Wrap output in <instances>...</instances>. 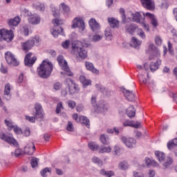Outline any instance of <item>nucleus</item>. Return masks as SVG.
Here are the masks:
<instances>
[{"label": "nucleus", "mask_w": 177, "mask_h": 177, "mask_svg": "<svg viewBox=\"0 0 177 177\" xmlns=\"http://www.w3.org/2000/svg\"><path fill=\"white\" fill-rule=\"evenodd\" d=\"M52 71H53L52 62L46 61H43L39 67L37 68L38 75L40 78H49L50 74H52Z\"/></svg>", "instance_id": "1"}, {"label": "nucleus", "mask_w": 177, "mask_h": 177, "mask_svg": "<svg viewBox=\"0 0 177 177\" xmlns=\"http://www.w3.org/2000/svg\"><path fill=\"white\" fill-rule=\"evenodd\" d=\"M72 53L80 59L88 57V51L84 48V44L80 41H75L72 44Z\"/></svg>", "instance_id": "2"}, {"label": "nucleus", "mask_w": 177, "mask_h": 177, "mask_svg": "<svg viewBox=\"0 0 177 177\" xmlns=\"http://www.w3.org/2000/svg\"><path fill=\"white\" fill-rule=\"evenodd\" d=\"M41 42V39L38 37H35L31 39H29L25 42L21 43V48L24 52H28L30 49H32L34 45L38 46Z\"/></svg>", "instance_id": "3"}, {"label": "nucleus", "mask_w": 177, "mask_h": 177, "mask_svg": "<svg viewBox=\"0 0 177 177\" xmlns=\"http://www.w3.org/2000/svg\"><path fill=\"white\" fill-rule=\"evenodd\" d=\"M59 65L60 66L62 70L65 71L64 73L61 72V74H64V75H67L68 77H73L74 74L70 71V68H68V65L67 64V61L64 60V57L63 55H59L57 58Z\"/></svg>", "instance_id": "4"}, {"label": "nucleus", "mask_w": 177, "mask_h": 177, "mask_svg": "<svg viewBox=\"0 0 177 177\" xmlns=\"http://www.w3.org/2000/svg\"><path fill=\"white\" fill-rule=\"evenodd\" d=\"M35 113L34 114V116H26V120L29 121V122H35V118H44V111L42 110V106H41V104H36L35 105Z\"/></svg>", "instance_id": "5"}, {"label": "nucleus", "mask_w": 177, "mask_h": 177, "mask_svg": "<svg viewBox=\"0 0 177 177\" xmlns=\"http://www.w3.org/2000/svg\"><path fill=\"white\" fill-rule=\"evenodd\" d=\"M5 59L8 66L11 67H17L20 62L16 59V57L12 52L8 51L5 53Z\"/></svg>", "instance_id": "6"}, {"label": "nucleus", "mask_w": 177, "mask_h": 177, "mask_svg": "<svg viewBox=\"0 0 177 177\" xmlns=\"http://www.w3.org/2000/svg\"><path fill=\"white\" fill-rule=\"evenodd\" d=\"M15 35H13V30H6V29L0 30V41H6V42H10Z\"/></svg>", "instance_id": "7"}, {"label": "nucleus", "mask_w": 177, "mask_h": 177, "mask_svg": "<svg viewBox=\"0 0 177 177\" xmlns=\"http://www.w3.org/2000/svg\"><path fill=\"white\" fill-rule=\"evenodd\" d=\"M0 139H1V140H3L4 142H6L7 143H8V145H10L11 146H15V147H17V146H19V143L12 135H6L5 133H1Z\"/></svg>", "instance_id": "8"}, {"label": "nucleus", "mask_w": 177, "mask_h": 177, "mask_svg": "<svg viewBox=\"0 0 177 177\" xmlns=\"http://www.w3.org/2000/svg\"><path fill=\"white\" fill-rule=\"evenodd\" d=\"M148 53L151 55L149 60H153L154 57H160L161 55V53H160V50H158V48L151 43L149 44Z\"/></svg>", "instance_id": "9"}, {"label": "nucleus", "mask_w": 177, "mask_h": 177, "mask_svg": "<svg viewBox=\"0 0 177 177\" xmlns=\"http://www.w3.org/2000/svg\"><path fill=\"white\" fill-rule=\"evenodd\" d=\"M66 82L68 86L69 93H71V95H74V93H77V92L80 91L78 85L75 84V82L73 81V80L67 78L66 80Z\"/></svg>", "instance_id": "10"}, {"label": "nucleus", "mask_w": 177, "mask_h": 177, "mask_svg": "<svg viewBox=\"0 0 177 177\" xmlns=\"http://www.w3.org/2000/svg\"><path fill=\"white\" fill-rule=\"evenodd\" d=\"M80 28L82 31L85 30V23L81 18H75L73 21L72 28Z\"/></svg>", "instance_id": "11"}, {"label": "nucleus", "mask_w": 177, "mask_h": 177, "mask_svg": "<svg viewBox=\"0 0 177 177\" xmlns=\"http://www.w3.org/2000/svg\"><path fill=\"white\" fill-rule=\"evenodd\" d=\"M32 56V53H29L26 54L24 59L25 66H28V67H32V65L34 64V63L37 62V57L33 56L32 57H31Z\"/></svg>", "instance_id": "12"}, {"label": "nucleus", "mask_w": 177, "mask_h": 177, "mask_svg": "<svg viewBox=\"0 0 177 177\" xmlns=\"http://www.w3.org/2000/svg\"><path fill=\"white\" fill-rule=\"evenodd\" d=\"M121 140L129 149H132L136 146V140L132 138L122 137Z\"/></svg>", "instance_id": "13"}, {"label": "nucleus", "mask_w": 177, "mask_h": 177, "mask_svg": "<svg viewBox=\"0 0 177 177\" xmlns=\"http://www.w3.org/2000/svg\"><path fill=\"white\" fill-rule=\"evenodd\" d=\"M142 6L147 10H154L156 3L152 0H140Z\"/></svg>", "instance_id": "14"}, {"label": "nucleus", "mask_w": 177, "mask_h": 177, "mask_svg": "<svg viewBox=\"0 0 177 177\" xmlns=\"http://www.w3.org/2000/svg\"><path fill=\"white\" fill-rule=\"evenodd\" d=\"M34 151H35V145L32 142H29L27 146L24 147V153L25 154H28V156H32Z\"/></svg>", "instance_id": "15"}, {"label": "nucleus", "mask_w": 177, "mask_h": 177, "mask_svg": "<svg viewBox=\"0 0 177 177\" xmlns=\"http://www.w3.org/2000/svg\"><path fill=\"white\" fill-rule=\"evenodd\" d=\"M88 23L92 31L94 32H99L100 25L97 23L96 19L91 18Z\"/></svg>", "instance_id": "16"}, {"label": "nucleus", "mask_w": 177, "mask_h": 177, "mask_svg": "<svg viewBox=\"0 0 177 177\" xmlns=\"http://www.w3.org/2000/svg\"><path fill=\"white\" fill-rule=\"evenodd\" d=\"M123 93H124V97L127 98V100H129V102H135V93H133V91L124 89Z\"/></svg>", "instance_id": "17"}, {"label": "nucleus", "mask_w": 177, "mask_h": 177, "mask_svg": "<svg viewBox=\"0 0 177 177\" xmlns=\"http://www.w3.org/2000/svg\"><path fill=\"white\" fill-rule=\"evenodd\" d=\"M85 67L86 70H88V71H91L93 74H96V75H99V70L95 68V66H93V64H92V62H86Z\"/></svg>", "instance_id": "18"}, {"label": "nucleus", "mask_w": 177, "mask_h": 177, "mask_svg": "<svg viewBox=\"0 0 177 177\" xmlns=\"http://www.w3.org/2000/svg\"><path fill=\"white\" fill-rule=\"evenodd\" d=\"M97 109L98 111H107L109 110V104L105 101L100 100L97 105Z\"/></svg>", "instance_id": "19"}, {"label": "nucleus", "mask_w": 177, "mask_h": 177, "mask_svg": "<svg viewBox=\"0 0 177 177\" xmlns=\"http://www.w3.org/2000/svg\"><path fill=\"white\" fill-rule=\"evenodd\" d=\"M143 15L144 16L142 17L140 12H136L133 14V21H135V23H139L141 24V23L145 21V13Z\"/></svg>", "instance_id": "20"}, {"label": "nucleus", "mask_w": 177, "mask_h": 177, "mask_svg": "<svg viewBox=\"0 0 177 177\" xmlns=\"http://www.w3.org/2000/svg\"><path fill=\"white\" fill-rule=\"evenodd\" d=\"M144 16L150 19L151 24L153 27H157V26H158V21H157V19H156L154 15L150 12H146L145 14H144Z\"/></svg>", "instance_id": "21"}, {"label": "nucleus", "mask_w": 177, "mask_h": 177, "mask_svg": "<svg viewBox=\"0 0 177 177\" xmlns=\"http://www.w3.org/2000/svg\"><path fill=\"white\" fill-rule=\"evenodd\" d=\"M51 34L55 38L59 37V34L61 35H64V29L62 27L55 26L51 32Z\"/></svg>", "instance_id": "22"}, {"label": "nucleus", "mask_w": 177, "mask_h": 177, "mask_svg": "<svg viewBox=\"0 0 177 177\" xmlns=\"http://www.w3.org/2000/svg\"><path fill=\"white\" fill-rule=\"evenodd\" d=\"M123 127H131V128L138 129L140 127V122H136L135 124L133 123V120H125L123 122Z\"/></svg>", "instance_id": "23"}, {"label": "nucleus", "mask_w": 177, "mask_h": 177, "mask_svg": "<svg viewBox=\"0 0 177 177\" xmlns=\"http://www.w3.org/2000/svg\"><path fill=\"white\" fill-rule=\"evenodd\" d=\"M28 20L30 24L37 25L41 23V17L37 15H32L28 19Z\"/></svg>", "instance_id": "24"}, {"label": "nucleus", "mask_w": 177, "mask_h": 177, "mask_svg": "<svg viewBox=\"0 0 177 177\" xmlns=\"http://www.w3.org/2000/svg\"><path fill=\"white\" fill-rule=\"evenodd\" d=\"M20 21H21L20 17H15L13 19H9L8 24L10 27H16V26H19V24H20Z\"/></svg>", "instance_id": "25"}, {"label": "nucleus", "mask_w": 177, "mask_h": 177, "mask_svg": "<svg viewBox=\"0 0 177 177\" xmlns=\"http://www.w3.org/2000/svg\"><path fill=\"white\" fill-rule=\"evenodd\" d=\"M126 114L129 117V118H133L136 114V110H135V106L131 105L126 111Z\"/></svg>", "instance_id": "26"}, {"label": "nucleus", "mask_w": 177, "mask_h": 177, "mask_svg": "<svg viewBox=\"0 0 177 177\" xmlns=\"http://www.w3.org/2000/svg\"><path fill=\"white\" fill-rule=\"evenodd\" d=\"M78 122L80 124H84L86 128H89V127H91V122L89 121V119L86 118V116H80Z\"/></svg>", "instance_id": "27"}, {"label": "nucleus", "mask_w": 177, "mask_h": 177, "mask_svg": "<svg viewBox=\"0 0 177 177\" xmlns=\"http://www.w3.org/2000/svg\"><path fill=\"white\" fill-rule=\"evenodd\" d=\"M161 64V59H158L156 62H151L150 70L152 73H154L156 70H158L159 66Z\"/></svg>", "instance_id": "28"}, {"label": "nucleus", "mask_w": 177, "mask_h": 177, "mask_svg": "<svg viewBox=\"0 0 177 177\" xmlns=\"http://www.w3.org/2000/svg\"><path fill=\"white\" fill-rule=\"evenodd\" d=\"M125 30L127 32H129V34H133V32H135V30H136V25L128 24L125 26Z\"/></svg>", "instance_id": "29"}, {"label": "nucleus", "mask_w": 177, "mask_h": 177, "mask_svg": "<svg viewBox=\"0 0 177 177\" xmlns=\"http://www.w3.org/2000/svg\"><path fill=\"white\" fill-rule=\"evenodd\" d=\"M100 175H102V176H106V177H111V176H114L115 173L111 170L106 171V169H102L100 171Z\"/></svg>", "instance_id": "30"}, {"label": "nucleus", "mask_w": 177, "mask_h": 177, "mask_svg": "<svg viewBox=\"0 0 177 177\" xmlns=\"http://www.w3.org/2000/svg\"><path fill=\"white\" fill-rule=\"evenodd\" d=\"M177 146V138H174L167 142V148L169 150H174Z\"/></svg>", "instance_id": "31"}, {"label": "nucleus", "mask_w": 177, "mask_h": 177, "mask_svg": "<svg viewBox=\"0 0 177 177\" xmlns=\"http://www.w3.org/2000/svg\"><path fill=\"white\" fill-rule=\"evenodd\" d=\"M59 10H62L64 13L66 15H68V13H70V11H71L70 7L66 5V3H62L59 5Z\"/></svg>", "instance_id": "32"}, {"label": "nucleus", "mask_w": 177, "mask_h": 177, "mask_svg": "<svg viewBox=\"0 0 177 177\" xmlns=\"http://www.w3.org/2000/svg\"><path fill=\"white\" fill-rule=\"evenodd\" d=\"M155 156L157 157L158 161L161 162V161H164L165 160V153L160 151H155Z\"/></svg>", "instance_id": "33"}, {"label": "nucleus", "mask_w": 177, "mask_h": 177, "mask_svg": "<svg viewBox=\"0 0 177 177\" xmlns=\"http://www.w3.org/2000/svg\"><path fill=\"white\" fill-rule=\"evenodd\" d=\"M108 21L109 23V26H111V27H112L113 28L118 27V24H120L118 21L114 18H109Z\"/></svg>", "instance_id": "34"}, {"label": "nucleus", "mask_w": 177, "mask_h": 177, "mask_svg": "<svg viewBox=\"0 0 177 177\" xmlns=\"http://www.w3.org/2000/svg\"><path fill=\"white\" fill-rule=\"evenodd\" d=\"M100 140L102 145H110V140L109 139V137L104 134H102L100 136Z\"/></svg>", "instance_id": "35"}, {"label": "nucleus", "mask_w": 177, "mask_h": 177, "mask_svg": "<svg viewBox=\"0 0 177 177\" xmlns=\"http://www.w3.org/2000/svg\"><path fill=\"white\" fill-rule=\"evenodd\" d=\"M95 88L97 91H100L102 93H104V95H109V93H110V91L106 90V88L101 84H95Z\"/></svg>", "instance_id": "36"}, {"label": "nucleus", "mask_w": 177, "mask_h": 177, "mask_svg": "<svg viewBox=\"0 0 177 177\" xmlns=\"http://www.w3.org/2000/svg\"><path fill=\"white\" fill-rule=\"evenodd\" d=\"M119 169H122V171H125L129 168V165H128V162L122 161L119 163Z\"/></svg>", "instance_id": "37"}, {"label": "nucleus", "mask_w": 177, "mask_h": 177, "mask_svg": "<svg viewBox=\"0 0 177 177\" xmlns=\"http://www.w3.org/2000/svg\"><path fill=\"white\" fill-rule=\"evenodd\" d=\"M33 6L36 10H39V12H44L45 10V4L41 3H34Z\"/></svg>", "instance_id": "38"}, {"label": "nucleus", "mask_w": 177, "mask_h": 177, "mask_svg": "<svg viewBox=\"0 0 177 177\" xmlns=\"http://www.w3.org/2000/svg\"><path fill=\"white\" fill-rule=\"evenodd\" d=\"M88 147L90 149V150H92V151H96V150L99 149V145H97V144H96V142H88Z\"/></svg>", "instance_id": "39"}, {"label": "nucleus", "mask_w": 177, "mask_h": 177, "mask_svg": "<svg viewBox=\"0 0 177 177\" xmlns=\"http://www.w3.org/2000/svg\"><path fill=\"white\" fill-rule=\"evenodd\" d=\"M141 44L142 41H139L136 37H132L131 45L133 48H138Z\"/></svg>", "instance_id": "40"}, {"label": "nucleus", "mask_w": 177, "mask_h": 177, "mask_svg": "<svg viewBox=\"0 0 177 177\" xmlns=\"http://www.w3.org/2000/svg\"><path fill=\"white\" fill-rule=\"evenodd\" d=\"M92 162L94 164H97V165H98V167H102V165H103V161H102V160H100V158H99L98 157H96V156L93 157Z\"/></svg>", "instance_id": "41"}, {"label": "nucleus", "mask_w": 177, "mask_h": 177, "mask_svg": "<svg viewBox=\"0 0 177 177\" xmlns=\"http://www.w3.org/2000/svg\"><path fill=\"white\" fill-rule=\"evenodd\" d=\"M105 37L108 41H111V38H113V33H111V29L106 28L105 30Z\"/></svg>", "instance_id": "42"}, {"label": "nucleus", "mask_w": 177, "mask_h": 177, "mask_svg": "<svg viewBox=\"0 0 177 177\" xmlns=\"http://www.w3.org/2000/svg\"><path fill=\"white\" fill-rule=\"evenodd\" d=\"M10 93V84L8 83L5 86L4 99H6V96H9Z\"/></svg>", "instance_id": "43"}, {"label": "nucleus", "mask_w": 177, "mask_h": 177, "mask_svg": "<svg viewBox=\"0 0 177 177\" xmlns=\"http://www.w3.org/2000/svg\"><path fill=\"white\" fill-rule=\"evenodd\" d=\"M99 153H111V147H104L99 149Z\"/></svg>", "instance_id": "44"}, {"label": "nucleus", "mask_w": 177, "mask_h": 177, "mask_svg": "<svg viewBox=\"0 0 177 177\" xmlns=\"http://www.w3.org/2000/svg\"><path fill=\"white\" fill-rule=\"evenodd\" d=\"M50 172V169L46 167L44 169H42L40 172L41 176L43 177H47L48 173Z\"/></svg>", "instance_id": "45"}, {"label": "nucleus", "mask_w": 177, "mask_h": 177, "mask_svg": "<svg viewBox=\"0 0 177 177\" xmlns=\"http://www.w3.org/2000/svg\"><path fill=\"white\" fill-rule=\"evenodd\" d=\"M64 107H63V103L62 102H59L57 105L55 112L57 114H59L60 111L63 110Z\"/></svg>", "instance_id": "46"}, {"label": "nucleus", "mask_w": 177, "mask_h": 177, "mask_svg": "<svg viewBox=\"0 0 177 177\" xmlns=\"http://www.w3.org/2000/svg\"><path fill=\"white\" fill-rule=\"evenodd\" d=\"M66 131H68L69 132H74V126L73 125V122L70 121L68 122Z\"/></svg>", "instance_id": "47"}, {"label": "nucleus", "mask_w": 177, "mask_h": 177, "mask_svg": "<svg viewBox=\"0 0 177 177\" xmlns=\"http://www.w3.org/2000/svg\"><path fill=\"white\" fill-rule=\"evenodd\" d=\"M173 162L174 160L171 158H167V161L163 164V167H165V168H168V167H169Z\"/></svg>", "instance_id": "48"}, {"label": "nucleus", "mask_w": 177, "mask_h": 177, "mask_svg": "<svg viewBox=\"0 0 177 177\" xmlns=\"http://www.w3.org/2000/svg\"><path fill=\"white\" fill-rule=\"evenodd\" d=\"M120 13L122 15V23H125V20L127 19V16H125V10L124 8L120 9Z\"/></svg>", "instance_id": "49"}, {"label": "nucleus", "mask_w": 177, "mask_h": 177, "mask_svg": "<svg viewBox=\"0 0 177 177\" xmlns=\"http://www.w3.org/2000/svg\"><path fill=\"white\" fill-rule=\"evenodd\" d=\"M5 124L10 129H13L15 127V125L13 124V122H12V120H5Z\"/></svg>", "instance_id": "50"}, {"label": "nucleus", "mask_w": 177, "mask_h": 177, "mask_svg": "<svg viewBox=\"0 0 177 177\" xmlns=\"http://www.w3.org/2000/svg\"><path fill=\"white\" fill-rule=\"evenodd\" d=\"M38 161H39V159H38L37 158L32 159L31 162H30L31 167L32 168H35V167H37V165H38Z\"/></svg>", "instance_id": "51"}, {"label": "nucleus", "mask_w": 177, "mask_h": 177, "mask_svg": "<svg viewBox=\"0 0 177 177\" xmlns=\"http://www.w3.org/2000/svg\"><path fill=\"white\" fill-rule=\"evenodd\" d=\"M14 132L18 135H20L21 133H23V131H21V129L19 128V127L17 126H14L13 128H12Z\"/></svg>", "instance_id": "52"}, {"label": "nucleus", "mask_w": 177, "mask_h": 177, "mask_svg": "<svg viewBox=\"0 0 177 177\" xmlns=\"http://www.w3.org/2000/svg\"><path fill=\"white\" fill-rule=\"evenodd\" d=\"M68 106L70 107V109H75V106H77V104L73 100H69L68 101Z\"/></svg>", "instance_id": "53"}, {"label": "nucleus", "mask_w": 177, "mask_h": 177, "mask_svg": "<svg viewBox=\"0 0 177 177\" xmlns=\"http://www.w3.org/2000/svg\"><path fill=\"white\" fill-rule=\"evenodd\" d=\"M155 42H156V44L158 45V46H161L162 44V39H161L160 37V36H156L155 37Z\"/></svg>", "instance_id": "54"}, {"label": "nucleus", "mask_w": 177, "mask_h": 177, "mask_svg": "<svg viewBox=\"0 0 177 177\" xmlns=\"http://www.w3.org/2000/svg\"><path fill=\"white\" fill-rule=\"evenodd\" d=\"M172 35H173V39L174 42L177 44V31L176 29H172L171 31Z\"/></svg>", "instance_id": "55"}, {"label": "nucleus", "mask_w": 177, "mask_h": 177, "mask_svg": "<svg viewBox=\"0 0 177 177\" xmlns=\"http://www.w3.org/2000/svg\"><path fill=\"white\" fill-rule=\"evenodd\" d=\"M138 79L140 80V84H146L147 82V79L145 77V76L142 75H138Z\"/></svg>", "instance_id": "56"}, {"label": "nucleus", "mask_w": 177, "mask_h": 177, "mask_svg": "<svg viewBox=\"0 0 177 177\" xmlns=\"http://www.w3.org/2000/svg\"><path fill=\"white\" fill-rule=\"evenodd\" d=\"M138 35L140 36L142 39H145L146 38V35L145 34V32H143V30L142 29H138L137 30Z\"/></svg>", "instance_id": "57"}, {"label": "nucleus", "mask_w": 177, "mask_h": 177, "mask_svg": "<svg viewBox=\"0 0 177 177\" xmlns=\"http://www.w3.org/2000/svg\"><path fill=\"white\" fill-rule=\"evenodd\" d=\"M22 13L24 15V16L27 17H31L32 16V14L31 13V12H30V10L26 8L22 11Z\"/></svg>", "instance_id": "58"}, {"label": "nucleus", "mask_w": 177, "mask_h": 177, "mask_svg": "<svg viewBox=\"0 0 177 177\" xmlns=\"http://www.w3.org/2000/svg\"><path fill=\"white\" fill-rule=\"evenodd\" d=\"M22 32L25 35V37H27L28 35V27L27 26V25L23 26Z\"/></svg>", "instance_id": "59"}, {"label": "nucleus", "mask_w": 177, "mask_h": 177, "mask_svg": "<svg viewBox=\"0 0 177 177\" xmlns=\"http://www.w3.org/2000/svg\"><path fill=\"white\" fill-rule=\"evenodd\" d=\"M24 81V73H21L20 75L18 77L17 82L18 84H21Z\"/></svg>", "instance_id": "60"}, {"label": "nucleus", "mask_w": 177, "mask_h": 177, "mask_svg": "<svg viewBox=\"0 0 177 177\" xmlns=\"http://www.w3.org/2000/svg\"><path fill=\"white\" fill-rule=\"evenodd\" d=\"M96 99H97L96 95H93L91 97V103L94 107L97 105L96 104Z\"/></svg>", "instance_id": "61"}, {"label": "nucleus", "mask_w": 177, "mask_h": 177, "mask_svg": "<svg viewBox=\"0 0 177 177\" xmlns=\"http://www.w3.org/2000/svg\"><path fill=\"white\" fill-rule=\"evenodd\" d=\"M53 22L54 23V24H56V26H60L62 24H63V21L61 20L59 18H56L55 19Z\"/></svg>", "instance_id": "62"}, {"label": "nucleus", "mask_w": 177, "mask_h": 177, "mask_svg": "<svg viewBox=\"0 0 177 177\" xmlns=\"http://www.w3.org/2000/svg\"><path fill=\"white\" fill-rule=\"evenodd\" d=\"M62 47L64 48V49H67L70 46V40H66L65 41L62 43Z\"/></svg>", "instance_id": "63"}, {"label": "nucleus", "mask_w": 177, "mask_h": 177, "mask_svg": "<svg viewBox=\"0 0 177 177\" xmlns=\"http://www.w3.org/2000/svg\"><path fill=\"white\" fill-rule=\"evenodd\" d=\"M133 175L134 177H145V175H143L142 172L139 171H133Z\"/></svg>", "instance_id": "64"}]
</instances>
